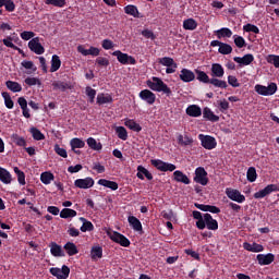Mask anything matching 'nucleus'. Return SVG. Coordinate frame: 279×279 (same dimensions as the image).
<instances>
[{
    "label": "nucleus",
    "mask_w": 279,
    "mask_h": 279,
    "mask_svg": "<svg viewBox=\"0 0 279 279\" xmlns=\"http://www.w3.org/2000/svg\"><path fill=\"white\" fill-rule=\"evenodd\" d=\"M2 98L4 99V106L9 110H12L14 108V100H12V96H10V93L8 92H2Z\"/></svg>",
    "instance_id": "44"
},
{
    "label": "nucleus",
    "mask_w": 279,
    "mask_h": 279,
    "mask_svg": "<svg viewBox=\"0 0 279 279\" xmlns=\"http://www.w3.org/2000/svg\"><path fill=\"white\" fill-rule=\"evenodd\" d=\"M29 133L32 134L34 141H45V134H43V132H40V130L37 128H31Z\"/></svg>",
    "instance_id": "49"
},
{
    "label": "nucleus",
    "mask_w": 279,
    "mask_h": 279,
    "mask_svg": "<svg viewBox=\"0 0 279 279\" xmlns=\"http://www.w3.org/2000/svg\"><path fill=\"white\" fill-rule=\"evenodd\" d=\"M5 86L12 93H21V90H23V86L19 82L7 81Z\"/></svg>",
    "instance_id": "38"
},
{
    "label": "nucleus",
    "mask_w": 279,
    "mask_h": 279,
    "mask_svg": "<svg viewBox=\"0 0 279 279\" xmlns=\"http://www.w3.org/2000/svg\"><path fill=\"white\" fill-rule=\"evenodd\" d=\"M194 73L196 74V80L201 82L202 84H209L210 76L208 74L199 69H195Z\"/></svg>",
    "instance_id": "32"
},
{
    "label": "nucleus",
    "mask_w": 279,
    "mask_h": 279,
    "mask_svg": "<svg viewBox=\"0 0 279 279\" xmlns=\"http://www.w3.org/2000/svg\"><path fill=\"white\" fill-rule=\"evenodd\" d=\"M233 43L238 49H243L247 44L245 43V38L239 35H233Z\"/></svg>",
    "instance_id": "55"
},
{
    "label": "nucleus",
    "mask_w": 279,
    "mask_h": 279,
    "mask_svg": "<svg viewBox=\"0 0 279 279\" xmlns=\"http://www.w3.org/2000/svg\"><path fill=\"white\" fill-rule=\"evenodd\" d=\"M50 254L54 256L56 258H60L64 256V251L62 250V246L56 242H51L50 245Z\"/></svg>",
    "instance_id": "19"
},
{
    "label": "nucleus",
    "mask_w": 279,
    "mask_h": 279,
    "mask_svg": "<svg viewBox=\"0 0 279 279\" xmlns=\"http://www.w3.org/2000/svg\"><path fill=\"white\" fill-rule=\"evenodd\" d=\"M78 53H82V56H94L97 57L99 53H101V50L97 47H89V49L84 48V46L80 45L77 46Z\"/></svg>",
    "instance_id": "17"
},
{
    "label": "nucleus",
    "mask_w": 279,
    "mask_h": 279,
    "mask_svg": "<svg viewBox=\"0 0 279 279\" xmlns=\"http://www.w3.org/2000/svg\"><path fill=\"white\" fill-rule=\"evenodd\" d=\"M192 217H193V219H196V220H197V221H196V228H197L198 230H205V229H206V223H205V221H204V216H202V214H201L199 211L194 210V211L192 213Z\"/></svg>",
    "instance_id": "26"
},
{
    "label": "nucleus",
    "mask_w": 279,
    "mask_h": 279,
    "mask_svg": "<svg viewBox=\"0 0 279 279\" xmlns=\"http://www.w3.org/2000/svg\"><path fill=\"white\" fill-rule=\"evenodd\" d=\"M46 5H53V8H64L66 0H46Z\"/></svg>",
    "instance_id": "57"
},
{
    "label": "nucleus",
    "mask_w": 279,
    "mask_h": 279,
    "mask_svg": "<svg viewBox=\"0 0 279 279\" xmlns=\"http://www.w3.org/2000/svg\"><path fill=\"white\" fill-rule=\"evenodd\" d=\"M28 49L36 53L37 56H43L45 53V47L40 44V38L35 37L28 41Z\"/></svg>",
    "instance_id": "10"
},
{
    "label": "nucleus",
    "mask_w": 279,
    "mask_h": 279,
    "mask_svg": "<svg viewBox=\"0 0 279 279\" xmlns=\"http://www.w3.org/2000/svg\"><path fill=\"white\" fill-rule=\"evenodd\" d=\"M181 82H194L195 80V73L189 69H182L179 75Z\"/></svg>",
    "instance_id": "18"
},
{
    "label": "nucleus",
    "mask_w": 279,
    "mask_h": 279,
    "mask_svg": "<svg viewBox=\"0 0 279 279\" xmlns=\"http://www.w3.org/2000/svg\"><path fill=\"white\" fill-rule=\"evenodd\" d=\"M124 125L129 128V130H132V132H141L143 130V126L132 119H126Z\"/></svg>",
    "instance_id": "35"
},
{
    "label": "nucleus",
    "mask_w": 279,
    "mask_h": 279,
    "mask_svg": "<svg viewBox=\"0 0 279 279\" xmlns=\"http://www.w3.org/2000/svg\"><path fill=\"white\" fill-rule=\"evenodd\" d=\"M216 36L221 40V38H232V29L228 27H222L218 31H216Z\"/></svg>",
    "instance_id": "40"
},
{
    "label": "nucleus",
    "mask_w": 279,
    "mask_h": 279,
    "mask_svg": "<svg viewBox=\"0 0 279 279\" xmlns=\"http://www.w3.org/2000/svg\"><path fill=\"white\" fill-rule=\"evenodd\" d=\"M116 134L121 141H128V130L125 126H117Z\"/></svg>",
    "instance_id": "53"
},
{
    "label": "nucleus",
    "mask_w": 279,
    "mask_h": 279,
    "mask_svg": "<svg viewBox=\"0 0 279 279\" xmlns=\"http://www.w3.org/2000/svg\"><path fill=\"white\" fill-rule=\"evenodd\" d=\"M233 60L240 64V66H250L254 62V54L247 53L243 57H234Z\"/></svg>",
    "instance_id": "16"
},
{
    "label": "nucleus",
    "mask_w": 279,
    "mask_h": 279,
    "mask_svg": "<svg viewBox=\"0 0 279 279\" xmlns=\"http://www.w3.org/2000/svg\"><path fill=\"white\" fill-rule=\"evenodd\" d=\"M198 138L204 149H215V147H217V140L210 135L199 134Z\"/></svg>",
    "instance_id": "8"
},
{
    "label": "nucleus",
    "mask_w": 279,
    "mask_h": 279,
    "mask_svg": "<svg viewBox=\"0 0 279 279\" xmlns=\"http://www.w3.org/2000/svg\"><path fill=\"white\" fill-rule=\"evenodd\" d=\"M61 219H71L73 217H77V211L71 208H63L60 211Z\"/></svg>",
    "instance_id": "43"
},
{
    "label": "nucleus",
    "mask_w": 279,
    "mask_h": 279,
    "mask_svg": "<svg viewBox=\"0 0 279 279\" xmlns=\"http://www.w3.org/2000/svg\"><path fill=\"white\" fill-rule=\"evenodd\" d=\"M208 84H211V86H214L215 88H228V83L226 81L219 80V77L215 76L209 78Z\"/></svg>",
    "instance_id": "37"
},
{
    "label": "nucleus",
    "mask_w": 279,
    "mask_h": 279,
    "mask_svg": "<svg viewBox=\"0 0 279 279\" xmlns=\"http://www.w3.org/2000/svg\"><path fill=\"white\" fill-rule=\"evenodd\" d=\"M150 165L158 169V171L167 172V171H175L177 167L173 163L162 161L160 159H151Z\"/></svg>",
    "instance_id": "3"
},
{
    "label": "nucleus",
    "mask_w": 279,
    "mask_h": 279,
    "mask_svg": "<svg viewBox=\"0 0 279 279\" xmlns=\"http://www.w3.org/2000/svg\"><path fill=\"white\" fill-rule=\"evenodd\" d=\"M85 93L89 99V104H95V97L97 96V90L90 86H87L85 88Z\"/></svg>",
    "instance_id": "56"
},
{
    "label": "nucleus",
    "mask_w": 279,
    "mask_h": 279,
    "mask_svg": "<svg viewBox=\"0 0 279 279\" xmlns=\"http://www.w3.org/2000/svg\"><path fill=\"white\" fill-rule=\"evenodd\" d=\"M158 63L162 66H178V63L171 57L159 58Z\"/></svg>",
    "instance_id": "45"
},
{
    "label": "nucleus",
    "mask_w": 279,
    "mask_h": 279,
    "mask_svg": "<svg viewBox=\"0 0 279 279\" xmlns=\"http://www.w3.org/2000/svg\"><path fill=\"white\" fill-rule=\"evenodd\" d=\"M53 180H56V177L51 172H43L40 174V181L43 182V184H51Z\"/></svg>",
    "instance_id": "47"
},
{
    "label": "nucleus",
    "mask_w": 279,
    "mask_h": 279,
    "mask_svg": "<svg viewBox=\"0 0 279 279\" xmlns=\"http://www.w3.org/2000/svg\"><path fill=\"white\" fill-rule=\"evenodd\" d=\"M112 56H114V58H117L118 62H120V64H136V59L125 52H122L121 50H116L112 52Z\"/></svg>",
    "instance_id": "5"
},
{
    "label": "nucleus",
    "mask_w": 279,
    "mask_h": 279,
    "mask_svg": "<svg viewBox=\"0 0 279 279\" xmlns=\"http://www.w3.org/2000/svg\"><path fill=\"white\" fill-rule=\"evenodd\" d=\"M63 250H65L68 256H75V254H80V250H77V245L73 242H68L64 244Z\"/></svg>",
    "instance_id": "34"
},
{
    "label": "nucleus",
    "mask_w": 279,
    "mask_h": 279,
    "mask_svg": "<svg viewBox=\"0 0 279 279\" xmlns=\"http://www.w3.org/2000/svg\"><path fill=\"white\" fill-rule=\"evenodd\" d=\"M151 80L153 81L148 80L146 82L150 90H154L155 93H163V95H166L167 97H171L172 92L167 83L162 82L161 78L158 76H153Z\"/></svg>",
    "instance_id": "1"
},
{
    "label": "nucleus",
    "mask_w": 279,
    "mask_h": 279,
    "mask_svg": "<svg viewBox=\"0 0 279 279\" xmlns=\"http://www.w3.org/2000/svg\"><path fill=\"white\" fill-rule=\"evenodd\" d=\"M90 258L92 260H99V258H104V247L99 244L92 246Z\"/></svg>",
    "instance_id": "23"
},
{
    "label": "nucleus",
    "mask_w": 279,
    "mask_h": 279,
    "mask_svg": "<svg viewBox=\"0 0 279 279\" xmlns=\"http://www.w3.org/2000/svg\"><path fill=\"white\" fill-rule=\"evenodd\" d=\"M0 182L3 184L12 183V174L5 168L0 167Z\"/></svg>",
    "instance_id": "33"
},
{
    "label": "nucleus",
    "mask_w": 279,
    "mask_h": 279,
    "mask_svg": "<svg viewBox=\"0 0 279 279\" xmlns=\"http://www.w3.org/2000/svg\"><path fill=\"white\" fill-rule=\"evenodd\" d=\"M204 221L207 230H219V222L210 214H204Z\"/></svg>",
    "instance_id": "14"
},
{
    "label": "nucleus",
    "mask_w": 279,
    "mask_h": 279,
    "mask_svg": "<svg viewBox=\"0 0 279 279\" xmlns=\"http://www.w3.org/2000/svg\"><path fill=\"white\" fill-rule=\"evenodd\" d=\"M11 138L13 143L17 145V147H26L27 145V141H25V137H22L19 134H13Z\"/></svg>",
    "instance_id": "52"
},
{
    "label": "nucleus",
    "mask_w": 279,
    "mask_h": 279,
    "mask_svg": "<svg viewBox=\"0 0 279 279\" xmlns=\"http://www.w3.org/2000/svg\"><path fill=\"white\" fill-rule=\"evenodd\" d=\"M243 29L247 33L252 32L253 34H260V28L254 24H246L243 26Z\"/></svg>",
    "instance_id": "62"
},
{
    "label": "nucleus",
    "mask_w": 279,
    "mask_h": 279,
    "mask_svg": "<svg viewBox=\"0 0 279 279\" xmlns=\"http://www.w3.org/2000/svg\"><path fill=\"white\" fill-rule=\"evenodd\" d=\"M218 108L222 114H226L228 110H230V102L228 100L222 99L218 101Z\"/></svg>",
    "instance_id": "58"
},
{
    "label": "nucleus",
    "mask_w": 279,
    "mask_h": 279,
    "mask_svg": "<svg viewBox=\"0 0 279 279\" xmlns=\"http://www.w3.org/2000/svg\"><path fill=\"white\" fill-rule=\"evenodd\" d=\"M128 221L131 228L135 230V232L143 231V223H141V220H138V218H136L135 216H129Z\"/></svg>",
    "instance_id": "28"
},
{
    "label": "nucleus",
    "mask_w": 279,
    "mask_h": 279,
    "mask_svg": "<svg viewBox=\"0 0 279 279\" xmlns=\"http://www.w3.org/2000/svg\"><path fill=\"white\" fill-rule=\"evenodd\" d=\"M54 151L58 154V156H61V158H69V154L66 153V149L60 147V145H54Z\"/></svg>",
    "instance_id": "63"
},
{
    "label": "nucleus",
    "mask_w": 279,
    "mask_h": 279,
    "mask_svg": "<svg viewBox=\"0 0 279 279\" xmlns=\"http://www.w3.org/2000/svg\"><path fill=\"white\" fill-rule=\"evenodd\" d=\"M185 112L187 117H194L197 118L202 114V108L197 105H190L186 109Z\"/></svg>",
    "instance_id": "30"
},
{
    "label": "nucleus",
    "mask_w": 279,
    "mask_h": 279,
    "mask_svg": "<svg viewBox=\"0 0 279 279\" xmlns=\"http://www.w3.org/2000/svg\"><path fill=\"white\" fill-rule=\"evenodd\" d=\"M12 37L8 36L7 38L2 39V43L5 47H9L10 49H14V51H19V53H23V50L19 48L14 43H12Z\"/></svg>",
    "instance_id": "46"
},
{
    "label": "nucleus",
    "mask_w": 279,
    "mask_h": 279,
    "mask_svg": "<svg viewBox=\"0 0 279 279\" xmlns=\"http://www.w3.org/2000/svg\"><path fill=\"white\" fill-rule=\"evenodd\" d=\"M70 146L72 151H75V149H84V147H86V142L80 137H74L70 141Z\"/></svg>",
    "instance_id": "29"
},
{
    "label": "nucleus",
    "mask_w": 279,
    "mask_h": 279,
    "mask_svg": "<svg viewBox=\"0 0 279 279\" xmlns=\"http://www.w3.org/2000/svg\"><path fill=\"white\" fill-rule=\"evenodd\" d=\"M173 181L181 182V184H191V179L180 170L173 172Z\"/></svg>",
    "instance_id": "21"
},
{
    "label": "nucleus",
    "mask_w": 279,
    "mask_h": 279,
    "mask_svg": "<svg viewBox=\"0 0 279 279\" xmlns=\"http://www.w3.org/2000/svg\"><path fill=\"white\" fill-rule=\"evenodd\" d=\"M203 118L211 123H217V121H219V116L215 114V112H213V110L208 107L203 109Z\"/></svg>",
    "instance_id": "22"
},
{
    "label": "nucleus",
    "mask_w": 279,
    "mask_h": 279,
    "mask_svg": "<svg viewBox=\"0 0 279 279\" xmlns=\"http://www.w3.org/2000/svg\"><path fill=\"white\" fill-rule=\"evenodd\" d=\"M24 82L27 86H40L43 84L40 78L36 77H26Z\"/></svg>",
    "instance_id": "60"
},
{
    "label": "nucleus",
    "mask_w": 279,
    "mask_h": 279,
    "mask_svg": "<svg viewBox=\"0 0 279 279\" xmlns=\"http://www.w3.org/2000/svg\"><path fill=\"white\" fill-rule=\"evenodd\" d=\"M183 29L194 32V29H197V21H195L193 17L184 20L183 21Z\"/></svg>",
    "instance_id": "42"
},
{
    "label": "nucleus",
    "mask_w": 279,
    "mask_h": 279,
    "mask_svg": "<svg viewBox=\"0 0 279 279\" xmlns=\"http://www.w3.org/2000/svg\"><path fill=\"white\" fill-rule=\"evenodd\" d=\"M243 247L244 250H246V252H254V253L264 252L265 250V247L262 244H258L256 242L252 244L250 242H244Z\"/></svg>",
    "instance_id": "24"
},
{
    "label": "nucleus",
    "mask_w": 279,
    "mask_h": 279,
    "mask_svg": "<svg viewBox=\"0 0 279 279\" xmlns=\"http://www.w3.org/2000/svg\"><path fill=\"white\" fill-rule=\"evenodd\" d=\"M81 221H83L81 232H93V230H95L93 222L86 220L85 218H81Z\"/></svg>",
    "instance_id": "48"
},
{
    "label": "nucleus",
    "mask_w": 279,
    "mask_h": 279,
    "mask_svg": "<svg viewBox=\"0 0 279 279\" xmlns=\"http://www.w3.org/2000/svg\"><path fill=\"white\" fill-rule=\"evenodd\" d=\"M52 90H61V93L71 90V84L62 81H54L52 83Z\"/></svg>",
    "instance_id": "27"
},
{
    "label": "nucleus",
    "mask_w": 279,
    "mask_h": 279,
    "mask_svg": "<svg viewBox=\"0 0 279 279\" xmlns=\"http://www.w3.org/2000/svg\"><path fill=\"white\" fill-rule=\"evenodd\" d=\"M138 97L140 99H142V101H146V104H148L149 106H154V104H156V94H154L149 89H143L142 92H140Z\"/></svg>",
    "instance_id": "11"
},
{
    "label": "nucleus",
    "mask_w": 279,
    "mask_h": 279,
    "mask_svg": "<svg viewBox=\"0 0 279 279\" xmlns=\"http://www.w3.org/2000/svg\"><path fill=\"white\" fill-rule=\"evenodd\" d=\"M256 178H258V173H256V168L250 167L246 172V179L250 182H256Z\"/></svg>",
    "instance_id": "54"
},
{
    "label": "nucleus",
    "mask_w": 279,
    "mask_h": 279,
    "mask_svg": "<svg viewBox=\"0 0 279 279\" xmlns=\"http://www.w3.org/2000/svg\"><path fill=\"white\" fill-rule=\"evenodd\" d=\"M179 145H184L185 147L189 145H193V138L189 137V135H179L178 136Z\"/></svg>",
    "instance_id": "59"
},
{
    "label": "nucleus",
    "mask_w": 279,
    "mask_h": 279,
    "mask_svg": "<svg viewBox=\"0 0 279 279\" xmlns=\"http://www.w3.org/2000/svg\"><path fill=\"white\" fill-rule=\"evenodd\" d=\"M138 180H145V177L146 179L148 180H154V175L151 174V172H149V170H147L145 167L143 166H138L137 167V173H136Z\"/></svg>",
    "instance_id": "25"
},
{
    "label": "nucleus",
    "mask_w": 279,
    "mask_h": 279,
    "mask_svg": "<svg viewBox=\"0 0 279 279\" xmlns=\"http://www.w3.org/2000/svg\"><path fill=\"white\" fill-rule=\"evenodd\" d=\"M109 236L113 243H118L121 247H130L131 245L130 239L125 238V235L120 232L113 231Z\"/></svg>",
    "instance_id": "9"
},
{
    "label": "nucleus",
    "mask_w": 279,
    "mask_h": 279,
    "mask_svg": "<svg viewBox=\"0 0 279 279\" xmlns=\"http://www.w3.org/2000/svg\"><path fill=\"white\" fill-rule=\"evenodd\" d=\"M277 191H279L277 184H268L263 190H259L258 192H256L253 197L255 199H263L267 197V195H271V193H276Z\"/></svg>",
    "instance_id": "6"
},
{
    "label": "nucleus",
    "mask_w": 279,
    "mask_h": 279,
    "mask_svg": "<svg viewBox=\"0 0 279 279\" xmlns=\"http://www.w3.org/2000/svg\"><path fill=\"white\" fill-rule=\"evenodd\" d=\"M50 274L57 279H66L71 274V268H69L66 265H63L61 269L58 267H52L50 268Z\"/></svg>",
    "instance_id": "7"
},
{
    "label": "nucleus",
    "mask_w": 279,
    "mask_h": 279,
    "mask_svg": "<svg viewBox=\"0 0 279 279\" xmlns=\"http://www.w3.org/2000/svg\"><path fill=\"white\" fill-rule=\"evenodd\" d=\"M113 99L112 96L108 95H104V94H98L97 96V104L99 106H104V104H112Z\"/></svg>",
    "instance_id": "50"
},
{
    "label": "nucleus",
    "mask_w": 279,
    "mask_h": 279,
    "mask_svg": "<svg viewBox=\"0 0 279 279\" xmlns=\"http://www.w3.org/2000/svg\"><path fill=\"white\" fill-rule=\"evenodd\" d=\"M218 53H221V56H230V53H232V46H230V44H226V43L220 44Z\"/></svg>",
    "instance_id": "51"
},
{
    "label": "nucleus",
    "mask_w": 279,
    "mask_h": 279,
    "mask_svg": "<svg viewBox=\"0 0 279 279\" xmlns=\"http://www.w3.org/2000/svg\"><path fill=\"white\" fill-rule=\"evenodd\" d=\"M278 90V85L276 83H270L268 86L265 85H255V92L258 95H263L264 97H269L271 95H276Z\"/></svg>",
    "instance_id": "2"
},
{
    "label": "nucleus",
    "mask_w": 279,
    "mask_h": 279,
    "mask_svg": "<svg viewBox=\"0 0 279 279\" xmlns=\"http://www.w3.org/2000/svg\"><path fill=\"white\" fill-rule=\"evenodd\" d=\"M97 184L105 186L106 189H110L111 191H117L119 189V183L107 179L98 180Z\"/></svg>",
    "instance_id": "31"
},
{
    "label": "nucleus",
    "mask_w": 279,
    "mask_h": 279,
    "mask_svg": "<svg viewBox=\"0 0 279 279\" xmlns=\"http://www.w3.org/2000/svg\"><path fill=\"white\" fill-rule=\"evenodd\" d=\"M226 194L229 199L236 202L238 204H243V202H245V195L241 194L239 190L227 189Z\"/></svg>",
    "instance_id": "13"
},
{
    "label": "nucleus",
    "mask_w": 279,
    "mask_h": 279,
    "mask_svg": "<svg viewBox=\"0 0 279 279\" xmlns=\"http://www.w3.org/2000/svg\"><path fill=\"white\" fill-rule=\"evenodd\" d=\"M211 77H223L226 75V70L223 69V65L220 63H213L211 64Z\"/></svg>",
    "instance_id": "20"
},
{
    "label": "nucleus",
    "mask_w": 279,
    "mask_h": 279,
    "mask_svg": "<svg viewBox=\"0 0 279 279\" xmlns=\"http://www.w3.org/2000/svg\"><path fill=\"white\" fill-rule=\"evenodd\" d=\"M74 186H76V189H93V186H95V180L90 177L76 179L74 181Z\"/></svg>",
    "instance_id": "12"
},
{
    "label": "nucleus",
    "mask_w": 279,
    "mask_h": 279,
    "mask_svg": "<svg viewBox=\"0 0 279 279\" xmlns=\"http://www.w3.org/2000/svg\"><path fill=\"white\" fill-rule=\"evenodd\" d=\"M267 62L269 64H274L275 69H279V56L269 54L268 58H267Z\"/></svg>",
    "instance_id": "61"
},
{
    "label": "nucleus",
    "mask_w": 279,
    "mask_h": 279,
    "mask_svg": "<svg viewBox=\"0 0 279 279\" xmlns=\"http://www.w3.org/2000/svg\"><path fill=\"white\" fill-rule=\"evenodd\" d=\"M87 145L89 149H93L94 151H101V149H104V145H101V143H97V140L94 137L87 138Z\"/></svg>",
    "instance_id": "41"
},
{
    "label": "nucleus",
    "mask_w": 279,
    "mask_h": 279,
    "mask_svg": "<svg viewBox=\"0 0 279 279\" xmlns=\"http://www.w3.org/2000/svg\"><path fill=\"white\" fill-rule=\"evenodd\" d=\"M60 66H62V61L60 60V57L58 54H53L51 59L50 73H56V71L60 70Z\"/></svg>",
    "instance_id": "39"
},
{
    "label": "nucleus",
    "mask_w": 279,
    "mask_h": 279,
    "mask_svg": "<svg viewBox=\"0 0 279 279\" xmlns=\"http://www.w3.org/2000/svg\"><path fill=\"white\" fill-rule=\"evenodd\" d=\"M101 47H102V49L108 51L110 49H114V43L112 40H110V39H104L101 41Z\"/></svg>",
    "instance_id": "64"
},
{
    "label": "nucleus",
    "mask_w": 279,
    "mask_h": 279,
    "mask_svg": "<svg viewBox=\"0 0 279 279\" xmlns=\"http://www.w3.org/2000/svg\"><path fill=\"white\" fill-rule=\"evenodd\" d=\"M125 14H129L130 16H134V19H141V13L138 12V8L134 4H129L124 7Z\"/></svg>",
    "instance_id": "36"
},
{
    "label": "nucleus",
    "mask_w": 279,
    "mask_h": 279,
    "mask_svg": "<svg viewBox=\"0 0 279 279\" xmlns=\"http://www.w3.org/2000/svg\"><path fill=\"white\" fill-rule=\"evenodd\" d=\"M274 260H276V255H274L272 253L257 255L258 265H271Z\"/></svg>",
    "instance_id": "15"
},
{
    "label": "nucleus",
    "mask_w": 279,
    "mask_h": 279,
    "mask_svg": "<svg viewBox=\"0 0 279 279\" xmlns=\"http://www.w3.org/2000/svg\"><path fill=\"white\" fill-rule=\"evenodd\" d=\"M194 182L196 184H201L202 186H206L208 184V172L204 167H198L194 172Z\"/></svg>",
    "instance_id": "4"
}]
</instances>
